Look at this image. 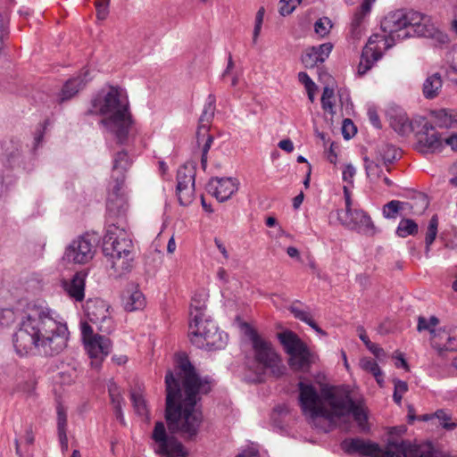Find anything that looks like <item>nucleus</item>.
Listing matches in <instances>:
<instances>
[{
	"label": "nucleus",
	"instance_id": "obj_1",
	"mask_svg": "<svg viewBox=\"0 0 457 457\" xmlns=\"http://www.w3.org/2000/svg\"><path fill=\"white\" fill-rule=\"evenodd\" d=\"M165 418L170 433L195 437L203 422L201 399L212 389L209 378H202L187 358H180L175 372L165 376Z\"/></svg>",
	"mask_w": 457,
	"mask_h": 457
},
{
	"label": "nucleus",
	"instance_id": "obj_2",
	"mask_svg": "<svg viewBox=\"0 0 457 457\" xmlns=\"http://www.w3.org/2000/svg\"><path fill=\"white\" fill-rule=\"evenodd\" d=\"M69 331L59 314L46 306H29L12 337L21 357L42 353L54 355L66 346Z\"/></svg>",
	"mask_w": 457,
	"mask_h": 457
},
{
	"label": "nucleus",
	"instance_id": "obj_3",
	"mask_svg": "<svg viewBox=\"0 0 457 457\" xmlns=\"http://www.w3.org/2000/svg\"><path fill=\"white\" fill-rule=\"evenodd\" d=\"M298 389L302 411L312 422L323 418L332 425L337 420L350 414L361 427L367 420L363 409L355 403L348 392L326 387L320 395L313 385L302 381L298 383Z\"/></svg>",
	"mask_w": 457,
	"mask_h": 457
},
{
	"label": "nucleus",
	"instance_id": "obj_4",
	"mask_svg": "<svg viewBox=\"0 0 457 457\" xmlns=\"http://www.w3.org/2000/svg\"><path fill=\"white\" fill-rule=\"evenodd\" d=\"M103 253L115 275L121 276L131 270L134 245L124 228L114 223L108 225L104 237Z\"/></svg>",
	"mask_w": 457,
	"mask_h": 457
},
{
	"label": "nucleus",
	"instance_id": "obj_5",
	"mask_svg": "<svg viewBox=\"0 0 457 457\" xmlns=\"http://www.w3.org/2000/svg\"><path fill=\"white\" fill-rule=\"evenodd\" d=\"M90 114H130L127 91L110 84L105 85L91 97Z\"/></svg>",
	"mask_w": 457,
	"mask_h": 457
},
{
	"label": "nucleus",
	"instance_id": "obj_6",
	"mask_svg": "<svg viewBox=\"0 0 457 457\" xmlns=\"http://www.w3.org/2000/svg\"><path fill=\"white\" fill-rule=\"evenodd\" d=\"M189 337L196 347L208 351L223 349L228 339V335L206 315L198 320H190Z\"/></svg>",
	"mask_w": 457,
	"mask_h": 457
},
{
	"label": "nucleus",
	"instance_id": "obj_7",
	"mask_svg": "<svg viewBox=\"0 0 457 457\" xmlns=\"http://www.w3.org/2000/svg\"><path fill=\"white\" fill-rule=\"evenodd\" d=\"M433 120L427 116H418V129L415 134L419 144L426 152L435 153L441 151L443 140L436 131V126L445 129H457V116H432Z\"/></svg>",
	"mask_w": 457,
	"mask_h": 457
},
{
	"label": "nucleus",
	"instance_id": "obj_8",
	"mask_svg": "<svg viewBox=\"0 0 457 457\" xmlns=\"http://www.w3.org/2000/svg\"><path fill=\"white\" fill-rule=\"evenodd\" d=\"M341 445L345 453H357L361 457H403L406 441L389 440L382 449L377 443L355 437L344 440Z\"/></svg>",
	"mask_w": 457,
	"mask_h": 457
},
{
	"label": "nucleus",
	"instance_id": "obj_9",
	"mask_svg": "<svg viewBox=\"0 0 457 457\" xmlns=\"http://www.w3.org/2000/svg\"><path fill=\"white\" fill-rule=\"evenodd\" d=\"M245 334L252 342L256 363L263 370H270L276 378L282 376L285 373L286 367L271 343L260 337L248 324L245 323Z\"/></svg>",
	"mask_w": 457,
	"mask_h": 457
},
{
	"label": "nucleus",
	"instance_id": "obj_10",
	"mask_svg": "<svg viewBox=\"0 0 457 457\" xmlns=\"http://www.w3.org/2000/svg\"><path fill=\"white\" fill-rule=\"evenodd\" d=\"M411 18V11L397 10L389 12L381 21L380 28L395 45L396 41L411 37L410 31Z\"/></svg>",
	"mask_w": 457,
	"mask_h": 457
},
{
	"label": "nucleus",
	"instance_id": "obj_11",
	"mask_svg": "<svg viewBox=\"0 0 457 457\" xmlns=\"http://www.w3.org/2000/svg\"><path fill=\"white\" fill-rule=\"evenodd\" d=\"M96 249V237L85 234L72 240L67 245L62 258L71 263L85 264L94 258Z\"/></svg>",
	"mask_w": 457,
	"mask_h": 457
},
{
	"label": "nucleus",
	"instance_id": "obj_12",
	"mask_svg": "<svg viewBox=\"0 0 457 457\" xmlns=\"http://www.w3.org/2000/svg\"><path fill=\"white\" fill-rule=\"evenodd\" d=\"M154 450L161 457H186L187 451L174 436H168L163 422H156L153 436Z\"/></svg>",
	"mask_w": 457,
	"mask_h": 457
},
{
	"label": "nucleus",
	"instance_id": "obj_13",
	"mask_svg": "<svg viewBox=\"0 0 457 457\" xmlns=\"http://www.w3.org/2000/svg\"><path fill=\"white\" fill-rule=\"evenodd\" d=\"M379 42L384 44L386 49H389L394 46L386 33L385 35H371L368 40V43L363 47L361 55V60L357 70V72L360 76L365 75L372 68L374 63L382 57L383 54L380 50V47L377 46V44Z\"/></svg>",
	"mask_w": 457,
	"mask_h": 457
},
{
	"label": "nucleus",
	"instance_id": "obj_14",
	"mask_svg": "<svg viewBox=\"0 0 457 457\" xmlns=\"http://www.w3.org/2000/svg\"><path fill=\"white\" fill-rule=\"evenodd\" d=\"M337 213L341 225L348 229L367 236H373L377 232L371 218L361 209L339 210Z\"/></svg>",
	"mask_w": 457,
	"mask_h": 457
},
{
	"label": "nucleus",
	"instance_id": "obj_15",
	"mask_svg": "<svg viewBox=\"0 0 457 457\" xmlns=\"http://www.w3.org/2000/svg\"><path fill=\"white\" fill-rule=\"evenodd\" d=\"M85 312L88 320L96 325L100 332L110 334L114 329L110 316L109 305L102 299H89L86 303Z\"/></svg>",
	"mask_w": 457,
	"mask_h": 457
},
{
	"label": "nucleus",
	"instance_id": "obj_16",
	"mask_svg": "<svg viewBox=\"0 0 457 457\" xmlns=\"http://www.w3.org/2000/svg\"><path fill=\"white\" fill-rule=\"evenodd\" d=\"M101 123L117 138L120 144L127 141L131 129V116H106Z\"/></svg>",
	"mask_w": 457,
	"mask_h": 457
},
{
	"label": "nucleus",
	"instance_id": "obj_17",
	"mask_svg": "<svg viewBox=\"0 0 457 457\" xmlns=\"http://www.w3.org/2000/svg\"><path fill=\"white\" fill-rule=\"evenodd\" d=\"M238 189V182L233 178H214L208 184V191L219 202H225Z\"/></svg>",
	"mask_w": 457,
	"mask_h": 457
},
{
	"label": "nucleus",
	"instance_id": "obj_18",
	"mask_svg": "<svg viewBox=\"0 0 457 457\" xmlns=\"http://www.w3.org/2000/svg\"><path fill=\"white\" fill-rule=\"evenodd\" d=\"M124 183H115L107 201V211L110 216L123 217L129 210V202L123 191Z\"/></svg>",
	"mask_w": 457,
	"mask_h": 457
},
{
	"label": "nucleus",
	"instance_id": "obj_19",
	"mask_svg": "<svg viewBox=\"0 0 457 457\" xmlns=\"http://www.w3.org/2000/svg\"><path fill=\"white\" fill-rule=\"evenodd\" d=\"M87 76L88 71H86L66 80L57 95V102L62 104L75 97L91 80Z\"/></svg>",
	"mask_w": 457,
	"mask_h": 457
},
{
	"label": "nucleus",
	"instance_id": "obj_20",
	"mask_svg": "<svg viewBox=\"0 0 457 457\" xmlns=\"http://www.w3.org/2000/svg\"><path fill=\"white\" fill-rule=\"evenodd\" d=\"M1 162L10 169L20 168L21 164V143L17 139H10L2 145Z\"/></svg>",
	"mask_w": 457,
	"mask_h": 457
},
{
	"label": "nucleus",
	"instance_id": "obj_21",
	"mask_svg": "<svg viewBox=\"0 0 457 457\" xmlns=\"http://www.w3.org/2000/svg\"><path fill=\"white\" fill-rule=\"evenodd\" d=\"M87 273L84 270L76 272L70 280L62 282V287L71 299L82 302L85 297V282Z\"/></svg>",
	"mask_w": 457,
	"mask_h": 457
},
{
	"label": "nucleus",
	"instance_id": "obj_22",
	"mask_svg": "<svg viewBox=\"0 0 457 457\" xmlns=\"http://www.w3.org/2000/svg\"><path fill=\"white\" fill-rule=\"evenodd\" d=\"M331 43H324L318 46L308 48L302 55V62L305 68H314L319 62H323L332 51Z\"/></svg>",
	"mask_w": 457,
	"mask_h": 457
},
{
	"label": "nucleus",
	"instance_id": "obj_23",
	"mask_svg": "<svg viewBox=\"0 0 457 457\" xmlns=\"http://www.w3.org/2000/svg\"><path fill=\"white\" fill-rule=\"evenodd\" d=\"M410 31L412 36L428 37L434 31L435 25L431 23L428 16L415 11H411Z\"/></svg>",
	"mask_w": 457,
	"mask_h": 457
},
{
	"label": "nucleus",
	"instance_id": "obj_24",
	"mask_svg": "<svg viewBox=\"0 0 457 457\" xmlns=\"http://www.w3.org/2000/svg\"><path fill=\"white\" fill-rule=\"evenodd\" d=\"M288 364L295 371H306L312 362V353L306 345L287 354Z\"/></svg>",
	"mask_w": 457,
	"mask_h": 457
},
{
	"label": "nucleus",
	"instance_id": "obj_25",
	"mask_svg": "<svg viewBox=\"0 0 457 457\" xmlns=\"http://www.w3.org/2000/svg\"><path fill=\"white\" fill-rule=\"evenodd\" d=\"M85 349L92 359L102 361L111 352L112 344L108 337L98 336L84 344Z\"/></svg>",
	"mask_w": 457,
	"mask_h": 457
},
{
	"label": "nucleus",
	"instance_id": "obj_26",
	"mask_svg": "<svg viewBox=\"0 0 457 457\" xmlns=\"http://www.w3.org/2000/svg\"><path fill=\"white\" fill-rule=\"evenodd\" d=\"M418 116L411 120L408 116H389V124L392 129L400 135H408L418 129Z\"/></svg>",
	"mask_w": 457,
	"mask_h": 457
},
{
	"label": "nucleus",
	"instance_id": "obj_27",
	"mask_svg": "<svg viewBox=\"0 0 457 457\" xmlns=\"http://www.w3.org/2000/svg\"><path fill=\"white\" fill-rule=\"evenodd\" d=\"M130 166V160L124 151L119 152L113 160L112 179L115 183H124L125 173Z\"/></svg>",
	"mask_w": 457,
	"mask_h": 457
},
{
	"label": "nucleus",
	"instance_id": "obj_28",
	"mask_svg": "<svg viewBox=\"0 0 457 457\" xmlns=\"http://www.w3.org/2000/svg\"><path fill=\"white\" fill-rule=\"evenodd\" d=\"M123 305L127 312H134L145 306V297L136 287L128 288L123 295Z\"/></svg>",
	"mask_w": 457,
	"mask_h": 457
},
{
	"label": "nucleus",
	"instance_id": "obj_29",
	"mask_svg": "<svg viewBox=\"0 0 457 457\" xmlns=\"http://www.w3.org/2000/svg\"><path fill=\"white\" fill-rule=\"evenodd\" d=\"M277 337L287 354L306 345L295 332L288 329L278 333Z\"/></svg>",
	"mask_w": 457,
	"mask_h": 457
},
{
	"label": "nucleus",
	"instance_id": "obj_30",
	"mask_svg": "<svg viewBox=\"0 0 457 457\" xmlns=\"http://www.w3.org/2000/svg\"><path fill=\"white\" fill-rule=\"evenodd\" d=\"M443 87V80L438 72L429 75L422 86V94L427 99L436 98Z\"/></svg>",
	"mask_w": 457,
	"mask_h": 457
},
{
	"label": "nucleus",
	"instance_id": "obj_31",
	"mask_svg": "<svg viewBox=\"0 0 457 457\" xmlns=\"http://www.w3.org/2000/svg\"><path fill=\"white\" fill-rule=\"evenodd\" d=\"M375 0H363L360 8L353 14L352 22H351V29L352 34L354 37H359L361 34V25L364 20V18L370 13L371 10V4Z\"/></svg>",
	"mask_w": 457,
	"mask_h": 457
},
{
	"label": "nucleus",
	"instance_id": "obj_32",
	"mask_svg": "<svg viewBox=\"0 0 457 457\" xmlns=\"http://www.w3.org/2000/svg\"><path fill=\"white\" fill-rule=\"evenodd\" d=\"M207 295L202 292H196L191 300L190 304V320H198L205 316L204 311L206 308Z\"/></svg>",
	"mask_w": 457,
	"mask_h": 457
},
{
	"label": "nucleus",
	"instance_id": "obj_33",
	"mask_svg": "<svg viewBox=\"0 0 457 457\" xmlns=\"http://www.w3.org/2000/svg\"><path fill=\"white\" fill-rule=\"evenodd\" d=\"M403 457H436L431 445H414L406 441L404 456Z\"/></svg>",
	"mask_w": 457,
	"mask_h": 457
},
{
	"label": "nucleus",
	"instance_id": "obj_34",
	"mask_svg": "<svg viewBox=\"0 0 457 457\" xmlns=\"http://www.w3.org/2000/svg\"><path fill=\"white\" fill-rule=\"evenodd\" d=\"M378 159L382 161L385 165L393 163L400 155L397 148L387 143L381 144L377 150Z\"/></svg>",
	"mask_w": 457,
	"mask_h": 457
},
{
	"label": "nucleus",
	"instance_id": "obj_35",
	"mask_svg": "<svg viewBox=\"0 0 457 457\" xmlns=\"http://www.w3.org/2000/svg\"><path fill=\"white\" fill-rule=\"evenodd\" d=\"M432 345L439 353L443 351H457V338L445 332L440 334L438 340L435 339Z\"/></svg>",
	"mask_w": 457,
	"mask_h": 457
},
{
	"label": "nucleus",
	"instance_id": "obj_36",
	"mask_svg": "<svg viewBox=\"0 0 457 457\" xmlns=\"http://www.w3.org/2000/svg\"><path fill=\"white\" fill-rule=\"evenodd\" d=\"M195 171L191 164H185L179 168L177 172V186L187 187V185H195Z\"/></svg>",
	"mask_w": 457,
	"mask_h": 457
},
{
	"label": "nucleus",
	"instance_id": "obj_37",
	"mask_svg": "<svg viewBox=\"0 0 457 457\" xmlns=\"http://www.w3.org/2000/svg\"><path fill=\"white\" fill-rule=\"evenodd\" d=\"M360 366L363 370L370 372L374 376V378H375L377 383L379 385V386H383V385H384L383 372L381 371L379 366L374 360H372L370 358H362L360 361Z\"/></svg>",
	"mask_w": 457,
	"mask_h": 457
},
{
	"label": "nucleus",
	"instance_id": "obj_38",
	"mask_svg": "<svg viewBox=\"0 0 457 457\" xmlns=\"http://www.w3.org/2000/svg\"><path fill=\"white\" fill-rule=\"evenodd\" d=\"M418 233V225L411 219H403L396 228V234L400 237H406Z\"/></svg>",
	"mask_w": 457,
	"mask_h": 457
},
{
	"label": "nucleus",
	"instance_id": "obj_39",
	"mask_svg": "<svg viewBox=\"0 0 457 457\" xmlns=\"http://www.w3.org/2000/svg\"><path fill=\"white\" fill-rule=\"evenodd\" d=\"M56 412L58 436L62 437V441H65L67 431V411L66 409L59 403L56 407Z\"/></svg>",
	"mask_w": 457,
	"mask_h": 457
},
{
	"label": "nucleus",
	"instance_id": "obj_40",
	"mask_svg": "<svg viewBox=\"0 0 457 457\" xmlns=\"http://www.w3.org/2000/svg\"><path fill=\"white\" fill-rule=\"evenodd\" d=\"M177 194L179 202L181 205H189L195 197V185H187V187L177 186Z\"/></svg>",
	"mask_w": 457,
	"mask_h": 457
},
{
	"label": "nucleus",
	"instance_id": "obj_41",
	"mask_svg": "<svg viewBox=\"0 0 457 457\" xmlns=\"http://www.w3.org/2000/svg\"><path fill=\"white\" fill-rule=\"evenodd\" d=\"M130 396L136 413L148 419V410L143 395L138 392H132Z\"/></svg>",
	"mask_w": 457,
	"mask_h": 457
},
{
	"label": "nucleus",
	"instance_id": "obj_42",
	"mask_svg": "<svg viewBox=\"0 0 457 457\" xmlns=\"http://www.w3.org/2000/svg\"><path fill=\"white\" fill-rule=\"evenodd\" d=\"M437 227H438V219L436 215L432 216L429 220L428 231L426 234L425 243H426V255L428 254L430 250V245L435 241L437 235Z\"/></svg>",
	"mask_w": 457,
	"mask_h": 457
},
{
	"label": "nucleus",
	"instance_id": "obj_43",
	"mask_svg": "<svg viewBox=\"0 0 457 457\" xmlns=\"http://www.w3.org/2000/svg\"><path fill=\"white\" fill-rule=\"evenodd\" d=\"M404 203L398 200H392L383 207V215L386 219H395L398 212L403 210Z\"/></svg>",
	"mask_w": 457,
	"mask_h": 457
},
{
	"label": "nucleus",
	"instance_id": "obj_44",
	"mask_svg": "<svg viewBox=\"0 0 457 457\" xmlns=\"http://www.w3.org/2000/svg\"><path fill=\"white\" fill-rule=\"evenodd\" d=\"M108 392L113 409L122 407L123 398L117 384L112 380L108 383Z\"/></svg>",
	"mask_w": 457,
	"mask_h": 457
},
{
	"label": "nucleus",
	"instance_id": "obj_45",
	"mask_svg": "<svg viewBox=\"0 0 457 457\" xmlns=\"http://www.w3.org/2000/svg\"><path fill=\"white\" fill-rule=\"evenodd\" d=\"M334 90L325 87L322 96H321V104L325 112H329L330 114H335L336 111L334 110Z\"/></svg>",
	"mask_w": 457,
	"mask_h": 457
},
{
	"label": "nucleus",
	"instance_id": "obj_46",
	"mask_svg": "<svg viewBox=\"0 0 457 457\" xmlns=\"http://www.w3.org/2000/svg\"><path fill=\"white\" fill-rule=\"evenodd\" d=\"M364 163L368 178H370V180L378 179L382 172L380 165L377 162L370 160L367 157L364 158Z\"/></svg>",
	"mask_w": 457,
	"mask_h": 457
},
{
	"label": "nucleus",
	"instance_id": "obj_47",
	"mask_svg": "<svg viewBox=\"0 0 457 457\" xmlns=\"http://www.w3.org/2000/svg\"><path fill=\"white\" fill-rule=\"evenodd\" d=\"M212 116H201L199 119V125L196 131L197 143L200 144L201 140H204L207 137L209 131V124L211 123V118Z\"/></svg>",
	"mask_w": 457,
	"mask_h": 457
},
{
	"label": "nucleus",
	"instance_id": "obj_48",
	"mask_svg": "<svg viewBox=\"0 0 457 457\" xmlns=\"http://www.w3.org/2000/svg\"><path fill=\"white\" fill-rule=\"evenodd\" d=\"M435 417L440 421V425L446 430H453L457 428V422H451V415L445 410H437Z\"/></svg>",
	"mask_w": 457,
	"mask_h": 457
},
{
	"label": "nucleus",
	"instance_id": "obj_49",
	"mask_svg": "<svg viewBox=\"0 0 457 457\" xmlns=\"http://www.w3.org/2000/svg\"><path fill=\"white\" fill-rule=\"evenodd\" d=\"M332 28V22L329 18L322 17L320 18L314 23V30L316 34L320 37H324L329 33L330 29Z\"/></svg>",
	"mask_w": 457,
	"mask_h": 457
},
{
	"label": "nucleus",
	"instance_id": "obj_50",
	"mask_svg": "<svg viewBox=\"0 0 457 457\" xmlns=\"http://www.w3.org/2000/svg\"><path fill=\"white\" fill-rule=\"evenodd\" d=\"M49 125V120H46L43 124H39L35 131V136L31 146V152L33 154H36L37 149L41 145L45 131Z\"/></svg>",
	"mask_w": 457,
	"mask_h": 457
},
{
	"label": "nucleus",
	"instance_id": "obj_51",
	"mask_svg": "<svg viewBox=\"0 0 457 457\" xmlns=\"http://www.w3.org/2000/svg\"><path fill=\"white\" fill-rule=\"evenodd\" d=\"M360 339L364 343V345L367 346V348L378 358L381 359L385 356L384 350L379 347L378 345L372 343L369 337L364 333L360 334Z\"/></svg>",
	"mask_w": 457,
	"mask_h": 457
},
{
	"label": "nucleus",
	"instance_id": "obj_52",
	"mask_svg": "<svg viewBox=\"0 0 457 457\" xmlns=\"http://www.w3.org/2000/svg\"><path fill=\"white\" fill-rule=\"evenodd\" d=\"M342 135L345 139L349 140L353 137L357 132V128L352 120L346 118L342 121Z\"/></svg>",
	"mask_w": 457,
	"mask_h": 457
},
{
	"label": "nucleus",
	"instance_id": "obj_53",
	"mask_svg": "<svg viewBox=\"0 0 457 457\" xmlns=\"http://www.w3.org/2000/svg\"><path fill=\"white\" fill-rule=\"evenodd\" d=\"M302 0H280L278 3V12L282 16L288 15L293 12L296 5L301 3Z\"/></svg>",
	"mask_w": 457,
	"mask_h": 457
},
{
	"label": "nucleus",
	"instance_id": "obj_54",
	"mask_svg": "<svg viewBox=\"0 0 457 457\" xmlns=\"http://www.w3.org/2000/svg\"><path fill=\"white\" fill-rule=\"evenodd\" d=\"M299 81L302 82L308 92L309 98L312 101L314 90L316 89V86L314 82L311 79L309 75L306 72L301 71L298 73Z\"/></svg>",
	"mask_w": 457,
	"mask_h": 457
},
{
	"label": "nucleus",
	"instance_id": "obj_55",
	"mask_svg": "<svg viewBox=\"0 0 457 457\" xmlns=\"http://www.w3.org/2000/svg\"><path fill=\"white\" fill-rule=\"evenodd\" d=\"M428 38H432L438 46H441L447 45L450 42L448 35L436 27H434V31H431V35Z\"/></svg>",
	"mask_w": 457,
	"mask_h": 457
},
{
	"label": "nucleus",
	"instance_id": "obj_56",
	"mask_svg": "<svg viewBox=\"0 0 457 457\" xmlns=\"http://www.w3.org/2000/svg\"><path fill=\"white\" fill-rule=\"evenodd\" d=\"M80 330L83 343L86 344L88 341L93 340L97 337L99 335L95 334L92 327L87 322L80 323Z\"/></svg>",
	"mask_w": 457,
	"mask_h": 457
},
{
	"label": "nucleus",
	"instance_id": "obj_57",
	"mask_svg": "<svg viewBox=\"0 0 457 457\" xmlns=\"http://www.w3.org/2000/svg\"><path fill=\"white\" fill-rule=\"evenodd\" d=\"M96 16L99 20L106 19L109 13V0H98L96 3Z\"/></svg>",
	"mask_w": 457,
	"mask_h": 457
},
{
	"label": "nucleus",
	"instance_id": "obj_58",
	"mask_svg": "<svg viewBox=\"0 0 457 457\" xmlns=\"http://www.w3.org/2000/svg\"><path fill=\"white\" fill-rule=\"evenodd\" d=\"M355 174H356L355 167L353 164L349 163L345 166V168L342 171V179L348 185L353 186V178H354Z\"/></svg>",
	"mask_w": 457,
	"mask_h": 457
},
{
	"label": "nucleus",
	"instance_id": "obj_59",
	"mask_svg": "<svg viewBox=\"0 0 457 457\" xmlns=\"http://www.w3.org/2000/svg\"><path fill=\"white\" fill-rule=\"evenodd\" d=\"M289 310L295 319H298L306 324H309L312 320L309 312L300 310L295 306H291Z\"/></svg>",
	"mask_w": 457,
	"mask_h": 457
},
{
	"label": "nucleus",
	"instance_id": "obj_60",
	"mask_svg": "<svg viewBox=\"0 0 457 457\" xmlns=\"http://www.w3.org/2000/svg\"><path fill=\"white\" fill-rule=\"evenodd\" d=\"M215 102H216V99H215L214 95H212V94L209 95L206 99L204 109L202 111V114H214Z\"/></svg>",
	"mask_w": 457,
	"mask_h": 457
},
{
	"label": "nucleus",
	"instance_id": "obj_61",
	"mask_svg": "<svg viewBox=\"0 0 457 457\" xmlns=\"http://www.w3.org/2000/svg\"><path fill=\"white\" fill-rule=\"evenodd\" d=\"M340 102L342 104V112H345V114H350L352 112H353V105L352 103L349 102L348 96L345 95H340Z\"/></svg>",
	"mask_w": 457,
	"mask_h": 457
},
{
	"label": "nucleus",
	"instance_id": "obj_62",
	"mask_svg": "<svg viewBox=\"0 0 457 457\" xmlns=\"http://www.w3.org/2000/svg\"><path fill=\"white\" fill-rule=\"evenodd\" d=\"M13 319V312L10 309L0 308V325L8 324Z\"/></svg>",
	"mask_w": 457,
	"mask_h": 457
},
{
	"label": "nucleus",
	"instance_id": "obj_63",
	"mask_svg": "<svg viewBox=\"0 0 457 457\" xmlns=\"http://www.w3.org/2000/svg\"><path fill=\"white\" fill-rule=\"evenodd\" d=\"M417 329L419 331L428 330L431 334L435 332V329L430 328L428 320L424 317H419Z\"/></svg>",
	"mask_w": 457,
	"mask_h": 457
},
{
	"label": "nucleus",
	"instance_id": "obj_64",
	"mask_svg": "<svg viewBox=\"0 0 457 457\" xmlns=\"http://www.w3.org/2000/svg\"><path fill=\"white\" fill-rule=\"evenodd\" d=\"M236 457H259V452L254 447H248L243 450Z\"/></svg>",
	"mask_w": 457,
	"mask_h": 457
}]
</instances>
